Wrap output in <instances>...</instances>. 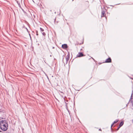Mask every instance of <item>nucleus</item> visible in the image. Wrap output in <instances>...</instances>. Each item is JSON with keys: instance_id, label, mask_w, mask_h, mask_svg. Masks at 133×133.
<instances>
[{"instance_id": "6", "label": "nucleus", "mask_w": 133, "mask_h": 133, "mask_svg": "<svg viewBox=\"0 0 133 133\" xmlns=\"http://www.w3.org/2000/svg\"><path fill=\"white\" fill-rule=\"evenodd\" d=\"M124 124V123L123 122H121V123L119 124V127H121V126H122V125H123Z\"/></svg>"}, {"instance_id": "13", "label": "nucleus", "mask_w": 133, "mask_h": 133, "mask_svg": "<svg viewBox=\"0 0 133 133\" xmlns=\"http://www.w3.org/2000/svg\"><path fill=\"white\" fill-rule=\"evenodd\" d=\"M120 127H119H119H118L117 128V130H118V129H119L120 128Z\"/></svg>"}, {"instance_id": "17", "label": "nucleus", "mask_w": 133, "mask_h": 133, "mask_svg": "<svg viewBox=\"0 0 133 133\" xmlns=\"http://www.w3.org/2000/svg\"><path fill=\"white\" fill-rule=\"evenodd\" d=\"M72 1H73V0H72Z\"/></svg>"}, {"instance_id": "8", "label": "nucleus", "mask_w": 133, "mask_h": 133, "mask_svg": "<svg viewBox=\"0 0 133 133\" xmlns=\"http://www.w3.org/2000/svg\"><path fill=\"white\" fill-rule=\"evenodd\" d=\"M118 121H119L117 119V120H116L115 121H114L113 123H114V124H115V123H116Z\"/></svg>"}, {"instance_id": "3", "label": "nucleus", "mask_w": 133, "mask_h": 133, "mask_svg": "<svg viewBox=\"0 0 133 133\" xmlns=\"http://www.w3.org/2000/svg\"><path fill=\"white\" fill-rule=\"evenodd\" d=\"M62 47L64 49H65L67 48L68 46L66 44H64L62 45Z\"/></svg>"}, {"instance_id": "7", "label": "nucleus", "mask_w": 133, "mask_h": 133, "mask_svg": "<svg viewBox=\"0 0 133 133\" xmlns=\"http://www.w3.org/2000/svg\"><path fill=\"white\" fill-rule=\"evenodd\" d=\"M105 14V12L104 11H103L102 12V15L101 16V17H103L104 16Z\"/></svg>"}, {"instance_id": "14", "label": "nucleus", "mask_w": 133, "mask_h": 133, "mask_svg": "<svg viewBox=\"0 0 133 133\" xmlns=\"http://www.w3.org/2000/svg\"><path fill=\"white\" fill-rule=\"evenodd\" d=\"M36 35H38V32H37V31Z\"/></svg>"}, {"instance_id": "9", "label": "nucleus", "mask_w": 133, "mask_h": 133, "mask_svg": "<svg viewBox=\"0 0 133 133\" xmlns=\"http://www.w3.org/2000/svg\"><path fill=\"white\" fill-rule=\"evenodd\" d=\"M132 95H133V93H132V94H131V97H130V100H131L132 99Z\"/></svg>"}, {"instance_id": "11", "label": "nucleus", "mask_w": 133, "mask_h": 133, "mask_svg": "<svg viewBox=\"0 0 133 133\" xmlns=\"http://www.w3.org/2000/svg\"><path fill=\"white\" fill-rule=\"evenodd\" d=\"M42 34L43 35V36H45V34L44 32H42Z\"/></svg>"}, {"instance_id": "15", "label": "nucleus", "mask_w": 133, "mask_h": 133, "mask_svg": "<svg viewBox=\"0 0 133 133\" xmlns=\"http://www.w3.org/2000/svg\"><path fill=\"white\" fill-rule=\"evenodd\" d=\"M99 130H101V129H99Z\"/></svg>"}, {"instance_id": "4", "label": "nucleus", "mask_w": 133, "mask_h": 133, "mask_svg": "<svg viewBox=\"0 0 133 133\" xmlns=\"http://www.w3.org/2000/svg\"><path fill=\"white\" fill-rule=\"evenodd\" d=\"M69 55H67L65 57V59L66 61V63H67L69 61Z\"/></svg>"}, {"instance_id": "16", "label": "nucleus", "mask_w": 133, "mask_h": 133, "mask_svg": "<svg viewBox=\"0 0 133 133\" xmlns=\"http://www.w3.org/2000/svg\"><path fill=\"white\" fill-rule=\"evenodd\" d=\"M0 132H1V131L0 130Z\"/></svg>"}, {"instance_id": "5", "label": "nucleus", "mask_w": 133, "mask_h": 133, "mask_svg": "<svg viewBox=\"0 0 133 133\" xmlns=\"http://www.w3.org/2000/svg\"><path fill=\"white\" fill-rule=\"evenodd\" d=\"M83 56V55L82 52H79L78 54V57H81Z\"/></svg>"}, {"instance_id": "1", "label": "nucleus", "mask_w": 133, "mask_h": 133, "mask_svg": "<svg viewBox=\"0 0 133 133\" xmlns=\"http://www.w3.org/2000/svg\"><path fill=\"white\" fill-rule=\"evenodd\" d=\"M8 124L7 121L5 120H2L0 122V128L3 131H6L8 129Z\"/></svg>"}, {"instance_id": "12", "label": "nucleus", "mask_w": 133, "mask_h": 133, "mask_svg": "<svg viewBox=\"0 0 133 133\" xmlns=\"http://www.w3.org/2000/svg\"><path fill=\"white\" fill-rule=\"evenodd\" d=\"M114 124V123H113L111 125V127H112V126H113V125Z\"/></svg>"}, {"instance_id": "10", "label": "nucleus", "mask_w": 133, "mask_h": 133, "mask_svg": "<svg viewBox=\"0 0 133 133\" xmlns=\"http://www.w3.org/2000/svg\"><path fill=\"white\" fill-rule=\"evenodd\" d=\"M40 30L41 32L43 31H44V29L41 28H40Z\"/></svg>"}, {"instance_id": "2", "label": "nucleus", "mask_w": 133, "mask_h": 133, "mask_svg": "<svg viewBox=\"0 0 133 133\" xmlns=\"http://www.w3.org/2000/svg\"><path fill=\"white\" fill-rule=\"evenodd\" d=\"M111 59L110 58H109L106 60L105 62L106 63H109L111 62Z\"/></svg>"}]
</instances>
